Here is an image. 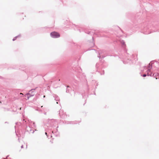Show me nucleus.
<instances>
[{"mask_svg":"<svg viewBox=\"0 0 159 159\" xmlns=\"http://www.w3.org/2000/svg\"><path fill=\"white\" fill-rule=\"evenodd\" d=\"M21 147V148H23V147L22 146Z\"/></svg>","mask_w":159,"mask_h":159,"instance_id":"obj_7","label":"nucleus"},{"mask_svg":"<svg viewBox=\"0 0 159 159\" xmlns=\"http://www.w3.org/2000/svg\"><path fill=\"white\" fill-rule=\"evenodd\" d=\"M45 134H46V135H47V133L46 132Z\"/></svg>","mask_w":159,"mask_h":159,"instance_id":"obj_5","label":"nucleus"},{"mask_svg":"<svg viewBox=\"0 0 159 159\" xmlns=\"http://www.w3.org/2000/svg\"><path fill=\"white\" fill-rule=\"evenodd\" d=\"M20 94H21V95H23V94L22 93H20Z\"/></svg>","mask_w":159,"mask_h":159,"instance_id":"obj_4","label":"nucleus"},{"mask_svg":"<svg viewBox=\"0 0 159 159\" xmlns=\"http://www.w3.org/2000/svg\"><path fill=\"white\" fill-rule=\"evenodd\" d=\"M51 36L54 38H57L60 37V34L57 32H53L50 34Z\"/></svg>","mask_w":159,"mask_h":159,"instance_id":"obj_1","label":"nucleus"},{"mask_svg":"<svg viewBox=\"0 0 159 159\" xmlns=\"http://www.w3.org/2000/svg\"><path fill=\"white\" fill-rule=\"evenodd\" d=\"M45 95H44V96H43V98H45Z\"/></svg>","mask_w":159,"mask_h":159,"instance_id":"obj_6","label":"nucleus"},{"mask_svg":"<svg viewBox=\"0 0 159 159\" xmlns=\"http://www.w3.org/2000/svg\"><path fill=\"white\" fill-rule=\"evenodd\" d=\"M146 75L145 74H144L143 75V76L144 77H146Z\"/></svg>","mask_w":159,"mask_h":159,"instance_id":"obj_3","label":"nucleus"},{"mask_svg":"<svg viewBox=\"0 0 159 159\" xmlns=\"http://www.w3.org/2000/svg\"><path fill=\"white\" fill-rule=\"evenodd\" d=\"M33 96V95H31L29 93H27L25 95V97H27L28 99H29L30 97H31Z\"/></svg>","mask_w":159,"mask_h":159,"instance_id":"obj_2","label":"nucleus"}]
</instances>
